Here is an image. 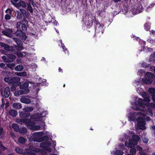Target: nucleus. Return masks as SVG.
<instances>
[{
  "mask_svg": "<svg viewBox=\"0 0 155 155\" xmlns=\"http://www.w3.org/2000/svg\"><path fill=\"white\" fill-rule=\"evenodd\" d=\"M12 107L15 109H19L21 108L22 106L20 103H15L12 104Z\"/></svg>",
  "mask_w": 155,
  "mask_h": 155,
  "instance_id": "22",
  "label": "nucleus"
},
{
  "mask_svg": "<svg viewBox=\"0 0 155 155\" xmlns=\"http://www.w3.org/2000/svg\"><path fill=\"white\" fill-rule=\"evenodd\" d=\"M132 138V139L135 141V142H136V143H137V141H139L140 139L139 136L136 135H133Z\"/></svg>",
  "mask_w": 155,
  "mask_h": 155,
  "instance_id": "32",
  "label": "nucleus"
},
{
  "mask_svg": "<svg viewBox=\"0 0 155 155\" xmlns=\"http://www.w3.org/2000/svg\"><path fill=\"white\" fill-rule=\"evenodd\" d=\"M26 139L22 137H19L18 139V142L19 143L22 144L26 142Z\"/></svg>",
  "mask_w": 155,
  "mask_h": 155,
  "instance_id": "34",
  "label": "nucleus"
},
{
  "mask_svg": "<svg viewBox=\"0 0 155 155\" xmlns=\"http://www.w3.org/2000/svg\"><path fill=\"white\" fill-rule=\"evenodd\" d=\"M28 21L24 19L18 22L17 24V30L15 32L14 35L21 39L25 40L27 38V36L25 33H24L27 29V26L28 25Z\"/></svg>",
  "mask_w": 155,
  "mask_h": 155,
  "instance_id": "1",
  "label": "nucleus"
},
{
  "mask_svg": "<svg viewBox=\"0 0 155 155\" xmlns=\"http://www.w3.org/2000/svg\"><path fill=\"white\" fill-rule=\"evenodd\" d=\"M2 59H3L5 62H6V61L7 60V57L5 56H3L2 57Z\"/></svg>",
  "mask_w": 155,
  "mask_h": 155,
  "instance_id": "55",
  "label": "nucleus"
},
{
  "mask_svg": "<svg viewBox=\"0 0 155 155\" xmlns=\"http://www.w3.org/2000/svg\"><path fill=\"white\" fill-rule=\"evenodd\" d=\"M23 16L25 17H28L29 16V13L27 12L24 9H21L20 10Z\"/></svg>",
  "mask_w": 155,
  "mask_h": 155,
  "instance_id": "26",
  "label": "nucleus"
},
{
  "mask_svg": "<svg viewBox=\"0 0 155 155\" xmlns=\"http://www.w3.org/2000/svg\"><path fill=\"white\" fill-rule=\"evenodd\" d=\"M2 33L3 35L9 37H11L12 36V33H8V32L5 30L2 31Z\"/></svg>",
  "mask_w": 155,
  "mask_h": 155,
  "instance_id": "29",
  "label": "nucleus"
},
{
  "mask_svg": "<svg viewBox=\"0 0 155 155\" xmlns=\"http://www.w3.org/2000/svg\"><path fill=\"white\" fill-rule=\"evenodd\" d=\"M135 104L136 106L138 104L140 106L145 108V106H147V103H145L143 100L139 98L138 100V103L135 102Z\"/></svg>",
  "mask_w": 155,
  "mask_h": 155,
  "instance_id": "15",
  "label": "nucleus"
},
{
  "mask_svg": "<svg viewBox=\"0 0 155 155\" xmlns=\"http://www.w3.org/2000/svg\"><path fill=\"white\" fill-rule=\"evenodd\" d=\"M61 46L63 49L64 51V52H66V51H67V49L64 46V45L63 43H62L61 45Z\"/></svg>",
  "mask_w": 155,
  "mask_h": 155,
  "instance_id": "53",
  "label": "nucleus"
},
{
  "mask_svg": "<svg viewBox=\"0 0 155 155\" xmlns=\"http://www.w3.org/2000/svg\"><path fill=\"white\" fill-rule=\"evenodd\" d=\"M148 92L151 94H155V88L152 87H150L148 89Z\"/></svg>",
  "mask_w": 155,
  "mask_h": 155,
  "instance_id": "38",
  "label": "nucleus"
},
{
  "mask_svg": "<svg viewBox=\"0 0 155 155\" xmlns=\"http://www.w3.org/2000/svg\"><path fill=\"white\" fill-rule=\"evenodd\" d=\"M152 99L153 101L155 103V95L153 94L152 95Z\"/></svg>",
  "mask_w": 155,
  "mask_h": 155,
  "instance_id": "62",
  "label": "nucleus"
},
{
  "mask_svg": "<svg viewBox=\"0 0 155 155\" xmlns=\"http://www.w3.org/2000/svg\"><path fill=\"white\" fill-rule=\"evenodd\" d=\"M15 74L17 76H18L25 77L27 75L26 72L25 71L21 72H16Z\"/></svg>",
  "mask_w": 155,
  "mask_h": 155,
  "instance_id": "33",
  "label": "nucleus"
},
{
  "mask_svg": "<svg viewBox=\"0 0 155 155\" xmlns=\"http://www.w3.org/2000/svg\"><path fill=\"white\" fill-rule=\"evenodd\" d=\"M7 57V63H10L14 62L16 56L15 55L12 54H6Z\"/></svg>",
  "mask_w": 155,
  "mask_h": 155,
  "instance_id": "14",
  "label": "nucleus"
},
{
  "mask_svg": "<svg viewBox=\"0 0 155 155\" xmlns=\"http://www.w3.org/2000/svg\"><path fill=\"white\" fill-rule=\"evenodd\" d=\"M17 55L19 58H22L23 56V53L21 52H17Z\"/></svg>",
  "mask_w": 155,
  "mask_h": 155,
  "instance_id": "51",
  "label": "nucleus"
},
{
  "mask_svg": "<svg viewBox=\"0 0 155 155\" xmlns=\"http://www.w3.org/2000/svg\"><path fill=\"white\" fill-rule=\"evenodd\" d=\"M146 106H147L149 107H150L151 108H155V103H148V104H147Z\"/></svg>",
  "mask_w": 155,
  "mask_h": 155,
  "instance_id": "41",
  "label": "nucleus"
},
{
  "mask_svg": "<svg viewBox=\"0 0 155 155\" xmlns=\"http://www.w3.org/2000/svg\"><path fill=\"white\" fill-rule=\"evenodd\" d=\"M130 152L131 154L129 155H134L136 153V150L135 148H132L130 149Z\"/></svg>",
  "mask_w": 155,
  "mask_h": 155,
  "instance_id": "39",
  "label": "nucleus"
},
{
  "mask_svg": "<svg viewBox=\"0 0 155 155\" xmlns=\"http://www.w3.org/2000/svg\"><path fill=\"white\" fill-rule=\"evenodd\" d=\"M137 143L135 142V141L132 138L129 139V142H126L125 144L126 146L129 147H131L133 145H136Z\"/></svg>",
  "mask_w": 155,
  "mask_h": 155,
  "instance_id": "16",
  "label": "nucleus"
},
{
  "mask_svg": "<svg viewBox=\"0 0 155 155\" xmlns=\"http://www.w3.org/2000/svg\"><path fill=\"white\" fill-rule=\"evenodd\" d=\"M19 0H11L10 2L14 6V3H17L18 1H19Z\"/></svg>",
  "mask_w": 155,
  "mask_h": 155,
  "instance_id": "50",
  "label": "nucleus"
},
{
  "mask_svg": "<svg viewBox=\"0 0 155 155\" xmlns=\"http://www.w3.org/2000/svg\"><path fill=\"white\" fill-rule=\"evenodd\" d=\"M137 116L136 113L134 112H130L129 113L128 116V120L130 121H135Z\"/></svg>",
  "mask_w": 155,
  "mask_h": 155,
  "instance_id": "17",
  "label": "nucleus"
},
{
  "mask_svg": "<svg viewBox=\"0 0 155 155\" xmlns=\"http://www.w3.org/2000/svg\"><path fill=\"white\" fill-rule=\"evenodd\" d=\"M152 128L153 130V134L155 137V125L152 126Z\"/></svg>",
  "mask_w": 155,
  "mask_h": 155,
  "instance_id": "60",
  "label": "nucleus"
},
{
  "mask_svg": "<svg viewBox=\"0 0 155 155\" xmlns=\"http://www.w3.org/2000/svg\"><path fill=\"white\" fill-rule=\"evenodd\" d=\"M150 33L153 35H155V31L154 30H152L150 31Z\"/></svg>",
  "mask_w": 155,
  "mask_h": 155,
  "instance_id": "64",
  "label": "nucleus"
},
{
  "mask_svg": "<svg viewBox=\"0 0 155 155\" xmlns=\"http://www.w3.org/2000/svg\"><path fill=\"white\" fill-rule=\"evenodd\" d=\"M144 102H146V103H148L150 101V98L148 96H147V97L143 99Z\"/></svg>",
  "mask_w": 155,
  "mask_h": 155,
  "instance_id": "48",
  "label": "nucleus"
},
{
  "mask_svg": "<svg viewBox=\"0 0 155 155\" xmlns=\"http://www.w3.org/2000/svg\"><path fill=\"white\" fill-rule=\"evenodd\" d=\"M8 114L12 117H15L17 115V111L14 109H10L8 111Z\"/></svg>",
  "mask_w": 155,
  "mask_h": 155,
  "instance_id": "21",
  "label": "nucleus"
},
{
  "mask_svg": "<svg viewBox=\"0 0 155 155\" xmlns=\"http://www.w3.org/2000/svg\"><path fill=\"white\" fill-rule=\"evenodd\" d=\"M27 91V90H26V91L24 90V91L21 90H20L16 91L14 93V94L15 96H18L20 95L26 94H28Z\"/></svg>",
  "mask_w": 155,
  "mask_h": 155,
  "instance_id": "19",
  "label": "nucleus"
},
{
  "mask_svg": "<svg viewBox=\"0 0 155 155\" xmlns=\"http://www.w3.org/2000/svg\"><path fill=\"white\" fill-rule=\"evenodd\" d=\"M20 81V78L19 77H13L12 80H11L10 84L12 85H15L16 87L19 86L21 85Z\"/></svg>",
  "mask_w": 155,
  "mask_h": 155,
  "instance_id": "10",
  "label": "nucleus"
},
{
  "mask_svg": "<svg viewBox=\"0 0 155 155\" xmlns=\"http://www.w3.org/2000/svg\"><path fill=\"white\" fill-rule=\"evenodd\" d=\"M15 65V64L14 63H10L8 64V66L12 70L13 69Z\"/></svg>",
  "mask_w": 155,
  "mask_h": 155,
  "instance_id": "46",
  "label": "nucleus"
},
{
  "mask_svg": "<svg viewBox=\"0 0 155 155\" xmlns=\"http://www.w3.org/2000/svg\"><path fill=\"white\" fill-rule=\"evenodd\" d=\"M23 69V67L22 65L19 64L17 65L15 68V69L17 71H20Z\"/></svg>",
  "mask_w": 155,
  "mask_h": 155,
  "instance_id": "30",
  "label": "nucleus"
},
{
  "mask_svg": "<svg viewBox=\"0 0 155 155\" xmlns=\"http://www.w3.org/2000/svg\"><path fill=\"white\" fill-rule=\"evenodd\" d=\"M152 110V109L148 107L147 108V114L150 116H152L153 115Z\"/></svg>",
  "mask_w": 155,
  "mask_h": 155,
  "instance_id": "36",
  "label": "nucleus"
},
{
  "mask_svg": "<svg viewBox=\"0 0 155 155\" xmlns=\"http://www.w3.org/2000/svg\"><path fill=\"white\" fill-rule=\"evenodd\" d=\"M18 122L20 123L21 124L25 123L27 126L30 127L31 129L35 124V122L34 120H31L28 119H18Z\"/></svg>",
  "mask_w": 155,
  "mask_h": 155,
  "instance_id": "4",
  "label": "nucleus"
},
{
  "mask_svg": "<svg viewBox=\"0 0 155 155\" xmlns=\"http://www.w3.org/2000/svg\"><path fill=\"white\" fill-rule=\"evenodd\" d=\"M0 46L5 50L15 52L13 46H9L8 45L2 42H0Z\"/></svg>",
  "mask_w": 155,
  "mask_h": 155,
  "instance_id": "8",
  "label": "nucleus"
},
{
  "mask_svg": "<svg viewBox=\"0 0 155 155\" xmlns=\"http://www.w3.org/2000/svg\"><path fill=\"white\" fill-rule=\"evenodd\" d=\"M12 10L10 8H7L5 11V12L7 13H8L9 14L11 15L12 14Z\"/></svg>",
  "mask_w": 155,
  "mask_h": 155,
  "instance_id": "47",
  "label": "nucleus"
},
{
  "mask_svg": "<svg viewBox=\"0 0 155 155\" xmlns=\"http://www.w3.org/2000/svg\"><path fill=\"white\" fill-rule=\"evenodd\" d=\"M144 29L147 31L150 30V24L149 22H147L144 25Z\"/></svg>",
  "mask_w": 155,
  "mask_h": 155,
  "instance_id": "28",
  "label": "nucleus"
},
{
  "mask_svg": "<svg viewBox=\"0 0 155 155\" xmlns=\"http://www.w3.org/2000/svg\"><path fill=\"white\" fill-rule=\"evenodd\" d=\"M34 0H28V1H27V3L26 4L27 10V11H29L31 13H32L33 11V8L31 5V4L34 5Z\"/></svg>",
  "mask_w": 155,
  "mask_h": 155,
  "instance_id": "11",
  "label": "nucleus"
},
{
  "mask_svg": "<svg viewBox=\"0 0 155 155\" xmlns=\"http://www.w3.org/2000/svg\"><path fill=\"white\" fill-rule=\"evenodd\" d=\"M142 140L143 143H147L148 141V139L146 137H144L142 139Z\"/></svg>",
  "mask_w": 155,
  "mask_h": 155,
  "instance_id": "54",
  "label": "nucleus"
},
{
  "mask_svg": "<svg viewBox=\"0 0 155 155\" xmlns=\"http://www.w3.org/2000/svg\"><path fill=\"white\" fill-rule=\"evenodd\" d=\"M15 150L16 152L19 153H21V150L19 148H16L15 149Z\"/></svg>",
  "mask_w": 155,
  "mask_h": 155,
  "instance_id": "56",
  "label": "nucleus"
},
{
  "mask_svg": "<svg viewBox=\"0 0 155 155\" xmlns=\"http://www.w3.org/2000/svg\"><path fill=\"white\" fill-rule=\"evenodd\" d=\"M12 128L16 132H18L19 131L20 128L18 125L17 124L13 123L12 125Z\"/></svg>",
  "mask_w": 155,
  "mask_h": 155,
  "instance_id": "25",
  "label": "nucleus"
},
{
  "mask_svg": "<svg viewBox=\"0 0 155 155\" xmlns=\"http://www.w3.org/2000/svg\"><path fill=\"white\" fill-rule=\"evenodd\" d=\"M124 152L121 150H116L115 152V154L116 155H122Z\"/></svg>",
  "mask_w": 155,
  "mask_h": 155,
  "instance_id": "37",
  "label": "nucleus"
},
{
  "mask_svg": "<svg viewBox=\"0 0 155 155\" xmlns=\"http://www.w3.org/2000/svg\"><path fill=\"white\" fill-rule=\"evenodd\" d=\"M45 142V143L46 144V146L47 147H49L51 146V143L49 141H46V142Z\"/></svg>",
  "mask_w": 155,
  "mask_h": 155,
  "instance_id": "57",
  "label": "nucleus"
},
{
  "mask_svg": "<svg viewBox=\"0 0 155 155\" xmlns=\"http://www.w3.org/2000/svg\"><path fill=\"white\" fill-rule=\"evenodd\" d=\"M93 23L95 27V34H102L104 31V29L103 28L104 25L102 26L99 21H98L96 18L94 19Z\"/></svg>",
  "mask_w": 155,
  "mask_h": 155,
  "instance_id": "3",
  "label": "nucleus"
},
{
  "mask_svg": "<svg viewBox=\"0 0 155 155\" xmlns=\"http://www.w3.org/2000/svg\"><path fill=\"white\" fill-rule=\"evenodd\" d=\"M43 134L44 133L43 132H37L33 133V136L34 141L37 142L36 140L39 138L40 137H41L43 135Z\"/></svg>",
  "mask_w": 155,
  "mask_h": 155,
  "instance_id": "13",
  "label": "nucleus"
},
{
  "mask_svg": "<svg viewBox=\"0 0 155 155\" xmlns=\"http://www.w3.org/2000/svg\"><path fill=\"white\" fill-rule=\"evenodd\" d=\"M6 31H7L8 33H12L13 32V30L10 28H7V29H5Z\"/></svg>",
  "mask_w": 155,
  "mask_h": 155,
  "instance_id": "59",
  "label": "nucleus"
},
{
  "mask_svg": "<svg viewBox=\"0 0 155 155\" xmlns=\"http://www.w3.org/2000/svg\"><path fill=\"white\" fill-rule=\"evenodd\" d=\"M23 15H22L21 13L18 12L17 13V18L18 19H21L23 18Z\"/></svg>",
  "mask_w": 155,
  "mask_h": 155,
  "instance_id": "45",
  "label": "nucleus"
},
{
  "mask_svg": "<svg viewBox=\"0 0 155 155\" xmlns=\"http://www.w3.org/2000/svg\"><path fill=\"white\" fill-rule=\"evenodd\" d=\"M27 132V129L25 127H24L20 128L19 130V131L18 132L20 134L24 135Z\"/></svg>",
  "mask_w": 155,
  "mask_h": 155,
  "instance_id": "27",
  "label": "nucleus"
},
{
  "mask_svg": "<svg viewBox=\"0 0 155 155\" xmlns=\"http://www.w3.org/2000/svg\"><path fill=\"white\" fill-rule=\"evenodd\" d=\"M34 110L33 107L31 106L27 107L23 109V111H19V116L20 119H28L27 118L30 116V112Z\"/></svg>",
  "mask_w": 155,
  "mask_h": 155,
  "instance_id": "2",
  "label": "nucleus"
},
{
  "mask_svg": "<svg viewBox=\"0 0 155 155\" xmlns=\"http://www.w3.org/2000/svg\"><path fill=\"white\" fill-rule=\"evenodd\" d=\"M93 21L92 20H88V21L86 22L87 26L88 28H90L93 25Z\"/></svg>",
  "mask_w": 155,
  "mask_h": 155,
  "instance_id": "35",
  "label": "nucleus"
},
{
  "mask_svg": "<svg viewBox=\"0 0 155 155\" xmlns=\"http://www.w3.org/2000/svg\"><path fill=\"white\" fill-rule=\"evenodd\" d=\"M20 89H22L21 90L24 91V90L26 91L27 90L28 93L29 92V90L28 88L29 86V84L27 82H25L24 84L22 85H20Z\"/></svg>",
  "mask_w": 155,
  "mask_h": 155,
  "instance_id": "18",
  "label": "nucleus"
},
{
  "mask_svg": "<svg viewBox=\"0 0 155 155\" xmlns=\"http://www.w3.org/2000/svg\"><path fill=\"white\" fill-rule=\"evenodd\" d=\"M142 96L144 99L148 96L145 92L143 93L142 94Z\"/></svg>",
  "mask_w": 155,
  "mask_h": 155,
  "instance_id": "58",
  "label": "nucleus"
},
{
  "mask_svg": "<svg viewBox=\"0 0 155 155\" xmlns=\"http://www.w3.org/2000/svg\"><path fill=\"white\" fill-rule=\"evenodd\" d=\"M40 147L41 148H44L45 149H46V148H47V147H46L45 142H43L41 143L40 144Z\"/></svg>",
  "mask_w": 155,
  "mask_h": 155,
  "instance_id": "44",
  "label": "nucleus"
},
{
  "mask_svg": "<svg viewBox=\"0 0 155 155\" xmlns=\"http://www.w3.org/2000/svg\"><path fill=\"white\" fill-rule=\"evenodd\" d=\"M40 129V127L38 125H34L33 127L31 128V130H39Z\"/></svg>",
  "mask_w": 155,
  "mask_h": 155,
  "instance_id": "42",
  "label": "nucleus"
},
{
  "mask_svg": "<svg viewBox=\"0 0 155 155\" xmlns=\"http://www.w3.org/2000/svg\"><path fill=\"white\" fill-rule=\"evenodd\" d=\"M146 77L144 80V82L147 84H150L153 82L155 76L154 74L150 72H147L146 74Z\"/></svg>",
  "mask_w": 155,
  "mask_h": 155,
  "instance_id": "6",
  "label": "nucleus"
},
{
  "mask_svg": "<svg viewBox=\"0 0 155 155\" xmlns=\"http://www.w3.org/2000/svg\"><path fill=\"white\" fill-rule=\"evenodd\" d=\"M5 64L4 63H1L0 64V66L1 68H4L5 67Z\"/></svg>",
  "mask_w": 155,
  "mask_h": 155,
  "instance_id": "63",
  "label": "nucleus"
},
{
  "mask_svg": "<svg viewBox=\"0 0 155 155\" xmlns=\"http://www.w3.org/2000/svg\"><path fill=\"white\" fill-rule=\"evenodd\" d=\"M143 10V8L141 4H139L137 6V11L139 13L141 12Z\"/></svg>",
  "mask_w": 155,
  "mask_h": 155,
  "instance_id": "31",
  "label": "nucleus"
},
{
  "mask_svg": "<svg viewBox=\"0 0 155 155\" xmlns=\"http://www.w3.org/2000/svg\"><path fill=\"white\" fill-rule=\"evenodd\" d=\"M27 2H26L25 1L22 0H20L17 3H14V6L19 8L21 7L23 8H25L26 7Z\"/></svg>",
  "mask_w": 155,
  "mask_h": 155,
  "instance_id": "12",
  "label": "nucleus"
},
{
  "mask_svg": "<svg viewBox=\"0 0 155 155\" xmlns=\"http://www.w3.org/2000/svg\"><path fill=\"white\" fill-rule=\"evenodd\" d=\"M0 136L1 138L5 136L4 133L3 132V129L2 127H0Z\"/></svg>",
  "mask_w": 155,
  "mask_h": 155,
  "instance_id": "40",
  "label": "nucleus"
},
{
  "mask_svg": "<svg viewBox=\"0 0 155 155\" xmlns=\"http://www.w3.org/2000/svg\"><path fill=\"white\" fill-rule=\"evenodd\" d=\"M4 74L5 76L4 81L9 84H10L11 80L13 78L11 73L9 72H6Z\"/></svg>",
  "mask_w": 155,
  "mask_h": 155,
  "instance_id": "9",
  "label": "nucleus"
},
{
  "mask_svg": "<svg viewBox=\"0 0 155 155\" xmlns=\"http://www.w3.org/2000/svg\"><path fill=\"white\" fill-rule=\"evenodd\" d=\"M13 39L14 41L16 42L18 45V46L15 45H13L14 48L15 49V52H17L18 51L22 50L24 48L23 46V42L21 40L17 38H13Z\"/></svg>",
  "mask_w": 155,
  "mask_h": 155,
  "instance_id": "5",
  "label": "nucleus"
},
{
  "mask_svg": "<svg viewBox=\"0 0 155 155\" xmlns=\"http://www.w3.org/2000/svg\"><path fill=\"white\" fill-rule=\"evenodd\" d=\"M48 139L49 138L48 136H44L43 137H40V138L36 141H37V142H40L44 140H46L47 141L48 140Z\"/></svg>",
  "mask_w": 155,
  "mask_h": 155,
  "instance_id": "24",
  "label": "nucleus"
},
{
  "mask_svg": "<svg viewBox=\"0 0 155 155\" xmlns=\"http://www.w3.org/2000/svg\"><path fill=\"white\" fill-rule=\"evenodd\" d=\"M16 87L15 85H12V86L11 87V90L12 92L15 91L16 90Z\"/></svg>",
  "mask_w": 155,
  "mask_h": 155,
  "instance_id": "52",
  "label": "nucleus"
},
{
  "mask_svg": "<svg viewBox=\"0 0 155 155\" xmlns=\"http://www.w3.org/2000/svg\"><path fill=\"white\" fill-rule=\"evenodd\" d=\"M137 150H138L140 151H141L143 150V148L140 146H137Z\"/></svg>",
  "mask_w": 155,
  "mask_h": 155,
  "instance_id": "61",
  "label": "nucleus"
},
{
  "mask_svg": "<svg viewBox=\"0 0 155 155\" xmlns=\"http://www.w3.org/2000/svg\"><path fill=\"white\" fill-rule=\"evenodd\" d=\"M20 101L21 103L25 104H29L31 102L30 99L26 97L21 98L20 99Z\"/></svg>",
  "mask_w": 155,
  "mask_h": 155,
  "instance_id": "23",
  "label": "nucleus"
},
{
  "mask_svg": "<svg viewBox=\"0 0 155 155\" xmlns=\"http://www.w3.org/2000/svg\"><path fill=\"white\" fill-rule=\"evenodd\" d=\"M11 18V16L9 14H6L5 16V19L6 20H9Z\"/></svg>",
  "mask_w": 155,
  "mask_h": 155,
  "instance_id": "49",
  "label": "nucleus"
},
{
  "mask_svg": "<svg viewBox=\"0 0 155 155\" xmlns=\"http://www.w3.org/2000/svg\"><path fill=\"white\" fill-rule=\"evenodd\" d=\"M136 120L137 121V127L140 129L144 130L146 129L144 126L146 124L145 120L142 117H138Z\"/></svg>",
  "mask_w": 155,
  "mask_h": 155,
  "instance_id": "7",
  "label": "nucleus"
},
{
  "mask_svg": "<svg viewBox=\"0 0 155 155\" xmlns=\"http://www.w3.org/2000/svg\"><path fill=\"white\" fill-rule=\"evenodd\" d=\"M0 148L1 149L0 150L2 151H5L8 149V148L4 146L2 143L0 144Z\"/></svg>",
  "mask_w": 155,
  "mask_h": 155,
  "instance_id": "43",
  "label": "nucleus"
},
{
  "mask_svg": "<svg viewBox=\"0 0 155 155\" xmlns=\"http://www.w3.org/2000/svg\"><path fill=\"white\" fill-rule=\"evenodd\" d=\"M4 96L5 98H8L10 94V88L9 87H6L4 89Z\"/></svg>",
  "mask_w": 155,
  "mask_h": 155,
  "instance_id": "20",
  "label": "nucleus"
}]
</instances>
